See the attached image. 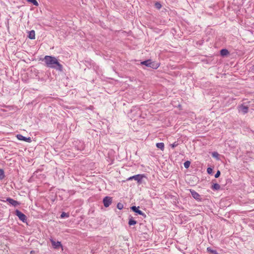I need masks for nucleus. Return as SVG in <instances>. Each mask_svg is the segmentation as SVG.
I'll list each match as a JSON object with an SVG mask.
<instances>
[{"mask_svg": "<svg viewBox=\"0 0 254 254\" xmlns=\"http://www.w3.org/2000/svg\"><path fill=\"white\" fill-rule=\"evenodd\" d=\"M230 54L229 51L226 49H223L220 50V54L222 57H226L229 55Z\"/></svg>", "mask_w": 254, "mask_h": 254, "instance_id": "obj_12", "label": "nucleus"}, {"mask_svg": "<svg viewBox=\"0 0 254 254\" xmlns=\"http://www.w3.org/2000/svg\"><path fill=\"white\" fill-rule=\"evenodd\" d=\"M190 164V161H186L184 163V165L185 168L188 169L189 168Z\"/></svg>", "mask_w": 254, "mask_h": 254, "instance_id": "obj_22", "label": "nucleus"}, {"mask_svg": "<svg viewBox=\"0 0 254 254\" xmlns=\"http://www.w3.org/2000/svg\"><path fill=\"white\" fill-rule=\"evenodd\" d=\"M28 2L32 3L33 5L35 6H38L39 3L36 0H27Z\"/></svg>", "mask_w": 254, "mask_h": 254, "instance_id": "obj_19", "label": "nucleus"}, {"mask_svg": "<svg viewBox=\"0 0 254 254\" xmlns=\"http://www.w3.org/2000/svg\"><path fill=\"white\" fill-rule=\"evenodd\" d=\"M154 6L157 9H160L162 7L161 4L158 1L155 2Z\"/></svg>", "mask_w": 254, "mask_h": 254, "instance_id": "obj_20", "label": "nucleus"}, {"mask_svg": "<svg viewBox=\"0 0 254 254\" xmlns=\"http://www.w3.org/2000/svg\"><path fill=\"white\" fill-rule=\"evenodd\" d=\"M104 205L105 207H109L112 202V197L110 196H105L103 200Z\"/></svg>", "mask_w": 254, "mask_h": 254, "instance_id": "obj_6", "label": "nucleus"}, {"mask_svg": "<svg viewBox=\"0 0 254 254\" xmlns=\"http://www.w3.org/2000/svg\"><path fill=\"white\" fill-rule=\"evenodd\" d=\"M139 207H136L135 206H132L130 207V209L133 211L134 212L136 213L137 214L143 216L144 218H145L146 217V214L143 213L142 211L139 210Z\"/></svg>", "mask_w": 254, "mask_h": 254, "instance_id": "obj_7", "label": "nucleus"}, {"mask_svg": "<svg viewBox=\"0 0 254 254\" xmlns=\"http://www.w3.org/2000/svg\"><path fill=\"white\" fill-rule=\"evenodd\" d=\"M50 241L52 243V246L54 249H59L60 247H62L61 243L59 241L55 242L53 239H51Z\"/></svg>", "mask_w": 254, "mask_h": 254, "instance_id": "obj_10", "label": "nucleus"}, {"mask_svg": "<svg viewBox=\"0 0 254 254\" xmlns=\"http://www.w3.org/2000/svg\"><path fill=\"white\" fill-rule=\"evenodd\" d=\"M190 191L191 194V196L194 199L197 201H201L202 198L200 195L196 191L192 189H190Z\"/></svg>", "mask_w": 254, "mask_h": 254, "instance_id": "obj_8", "label": "nucleus"}, {"mask_svg": "<svg viewBox=\"0 0 254 254\" xmlns=\"http://www.w3.org/2000/svg\"><path fill=\"white\" fill-rule=\"evenodd\" d=\"M5 177L4 170L0 169V180L3 179Z\"/></svg>", "mask_w": 254, "mask_h": 254, "instance_id": "obj_18", "label": "nucleus"}, {"mask_svg": "<svg viewBox=\"0 0 254 254\" xmlns=\"http://www.w3.org/2000/svg\"><path fill=\"white\" fill-rule=\"evenodd\" d=\"M179 145V143L178 141H175L173 143L170 144V146L172 148H174L177 147Z\"/></svg>", "mask_w": 254, "mask_h": 254, "instance_id": "obj_23", "label": "nucleus"}, {"mask_svg": "<svg viewBox=\"0 0 254 254\" xmlns=\"http://www.w3.org/2000/svg\"><path fill=\"white\" fill-rule=\"evenodd\" d=\"M43 61L45 62L47 67L54 68L60 72H63V66L59 62L56 57L45 56Z\"/></svg>", "mask_w": 254, "mask_h": 254, "instance_id": "obj_1", "label": "nucleus"}, {"mask_svg": "<svg viewBox=\"0 0 254 254\" xmlns=\"http://www.w3.org/2000/svg\"><path fill=\"white\" fill-rule=\"evenodd\" d=\"M15 214L16 215L19 220H20L23 222H26L27 221V217L26 216L21 212L20 210L16 209L15 211Z\"/></svg>", "mask_w": 254, "mask_h": 254, "instance_id": "obj_3", "label": "nucleus"}, {"mask_svg": "<svg viewBox=\"0 0 254 254\" xmlns=\"http://www.w3.org/2000/svg\"><path fill=\"white\" fill-rule=\"evenodd\" d=\"M212 156L214 158L218 159L219 154L217 152H213L212 153Z\"/></svg>", "mask_w": 254, "mask_h": 254, "instance_id": "obj_25", "label": "nucleus"}, {"mask_svg": "<svg viewBox=\"0 0 254 254\" xmlns=\"http://www.w3.org/2000/svg\"><path fill=\"white\" fill-rule=\"evenodd\" d=\"M69 215L68 213L63 212L62 213L60 217L61 218H67L69 217Z\"/></svg>", "mask_w": 254, "mask_h": 254, "instance_id": "obj_21", "label": "nucleus"}, {"mask_svg": "<svg viewBox=\"0 0 254 254\" xmlns=\"http://www.w3.org/2000/svg\"><path fill=\"white\" fill-rule=\"evenodd\" d=\"M211 188L212 190H220V186L217 183H215L212 185Z\"/></svg>", "mask_w": 254, "mask_h": 254, "instance_id": "obj_15", "label": "nucleus"}, {"mask_svg": "<svg viewBox=\"0 0 254 254\" xmlns=\"http://www.w3.org/2000/svg\"><path fill=\"white\" fill-rule=\"evenodd\" d=\"M156 146L158 148L160 149L162 151L164 149V144L163 142L157 143Z\"/></svg>", "mask_w": 254, "mask_h": 254, "instance_id": "obj_16", "label": "nucleus"}, {"mask_svg": "<svg viewBox=\"0 0 254 254\" xmlns=\"http://www.w3.org/2000/svg\"><path fill=\"white\" fill-rule=\"evenodd\" d=\"M239 112H242L244 114H245L248 112L249 107L242 104L239 107Z\"/></svg>", "mask_w": 254, "mask_h": 254, "instance_id": "obj_11", "label": "nucleus"}, {"mask_svg": "<svg viewBox=\"0 0 254 254\" xmlns=\"http://www.w3.org/2000/svg\"><path fill=\"white\" fill-rule=\"evenodd\" d=\"M0 201L3 202H7L10 205H12V206L16 207L19 205H20V203L18 201L14 200L13 199L10 198V197H7L6 198V200L4 199H0Z\"/></svg>", "mask_w": 254, "mask_h": 254, "instance_id": "obj_4", "label": "nucleus"}, {"mask_svg": "<svg viewBox=\"0 0 254 254\" xmlns=\"http://www.w3.org/2000/svg\"><path fill=\"white\" fill-rule=\"evenodd\" d=\"M35 251H31L30 252V254H35Z\"/></svg>", "mask_w": 254, "mask_h": 254, "instance_id": "obj_29", "label": "nucleus"}, {"mask_svg": "<svg viewBox=\"0 0 254 254\" xmlns=\"http://www.w3.org/2000/svg\"><path fill=\"white\" fill-rule=\"evenodd\" d=\"M207 172L208 174H212V172H213V169L212 168H210V167H208L207 169Z\"/></svg>", "mask_w": 254, "mask_h": 254, "instance_id": "obj_26", "label": "nucleus"}, {"mask_svg": "<svg viewBox=\"0 0 254 254\" xmlns=\"http://www.w3.org/2000/svg\"><path fill=\"white\" fill-rule=\"evenodd\" d=\"M141 65H144L147 67H151L153 69H157L160 65V64L155 62H152L151 60L149 59L140 63Z\"/></svg>", "mask_w": 254, "mask_h": 254, "instance_id": "obj_2", "label": "nucleus"}, {"mask_svg": "<svg viewBox=\"0 0 254 254\" xmlns=\"http://www.w3.org/2000/svg\"><path fill=\"white\" fill-rule=\"evenodd\" d=\"M16 137L19 140L24 141L27 142H31L32 141L31 137H26L20 134H17Z\"/></svg>", "mask_w": 254, "mask_h": 254, "instance_id": "obj_9", "label": "nucleus"}, {"mask_svg": "<svg viewBox=\"0 0 254 254\" xmlns=\"http://www.w3.org/2000/svg\"><path fill=\"white\" fill-rule=\"evenodd\" d=\"M137 223V221L134 220L132 216H130L128 224L129 226L134 225Z\"/></svg>", "mask_w": 254, "mask_h": 254, "instance_id": "obj_14", "label": "nucleus"}, {"mask_svg": "<svg viewBox=\"0 0 254 254\" xmlns=\"http://www.w3.org/2000/svg\"><path fill=\"white\" fill-rule=\"evenodd\" d=\"M221 174V172L219 170H218L216 172V173L215 175V178H218Z\"/></svg>", "mask_w": 254, "mask_h": 254, "instance_id": "obj_27", "label": "nucleus"}, {"mask_svg": "<svg viewBox=\"0 0 254 254\" xmlns=\"http://www.w3.org/2000/svg\"><path fill=\"white\" fill-rule=\"evenodd\" d=\"M28 37L30 39H35V31L32 30L29 32Z\"/></svg>", "mask_w": 254, "mask_h": 254, "instance_id": "obj_13", "label": "nucleus"}, {"mask_svg": "<svg viewBox=\"0 0 254 254\" xmlns=\"http://www.w3.org/2000/svg\"><path fill=\"white\" fill-rule=\"evenodd\" d=\"M207 252L210 254H218V252L216 250L212 249L210 247H208L207 248Z\"/></svg>", "mask_w": 254, "mask_h": 254, "instance_id": "obj_17", "label": "nucleus"}, {"mask_svg": "<svg viewBox=\"0 0 254 254\" xmlns=\"http://www.w3.org/2000/svg\"><path fill=\"white\" fill-rule=\"evenodd\" d=\"M250 70L252 72H254V65H253L251 68H250Z\"/></svg>", "mask_w": 254, "mask_h": 254, "instance_id": "obj_28", "label": "nucleus"}, {"mask_svg": "<svg viewBox=\"0 0 254 254\" xmlns=\"http://www.w3.org/2000/svg\"><path fill=\"white\" fill-rule=\"evenodd\" d=\"M117 208L119 209V210H121L124 207V205L123 204L121 203V202H119L118 204H117Z\"/></svg>", "mask_w": 254, "mask_h": 254, "instance_id": "obj_24", "label": "nucleus"}, {"mask_svg": "<svg viewBox=\"0 0 254 254\" xmlns=\"http://www.w3.org/2000/svg\"><path fill=\"white\" fill-rule=\"evenodd\" d=\"M132 111H133V109H131V110H130L131 112H132Z\"/></svg>", "mask_w": 254, "mask_h": 254, "instance_id": "obj_30", "label": "nucleus"}, {"mask_svg": "<svg viewBox=\"0 0 254 254\" xmlns=\"http://www.w3.org/2000/svg\"><path fill=\"white\" fill-rule=\"evenodd\" d=\"M145 177L144 174H138L133 176H131L127 179V180H131L134 179L136 180L137 183L140 184L141 183V181L142 179Z\"/></svg>", "mask_w": 254, "mask_h": 254, "instance_id": "obj_5", "label": "nucleus"}]
</instances>
